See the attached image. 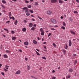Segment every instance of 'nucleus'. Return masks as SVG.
Masks as SVG:
<instances>
[{
    "instance_id": "nucleus-1",
    "label": "nucleus",
    "mask_w": 79,
    "mask_h": 79,
    "mask_svg": "<svg viewBox=\"0 0 79 79\" xmlns=\"http://www.w3.org/2000/svg\"><path fill=\"white\" fill-rule=\"evenodd\" d=\"M50 21L51 23H53V24H56V20L53 19H51L50 20Z\"/></svg>"
},
{
    "instance_id": "nucleus-2",
    "label": "nucleus",
    "mask_w": 79,
    "mask_h": 79,
    "mask_svg": "<svg viewBox=\"0 0 79 79\" xmlns=\"http://www.w3.org/2000/svg\"><path fill=\"white\" fill-rule=\"evenodd\" d=\"M52 13V11L48 10L47 12V14H48V15H51Z\"/></svg>"
},
{
    "instance_id": "nucleus-3",
    "label": "nucleus",
    "mask_w": 79,
    "mask_h": 79,
    "mask_svg": "<svg viewBox=\"0 0 79 79\" xmlns=\"http://www.w3.org/2000/svg\"><path fill=\"white\" fill-rule=\"evenodd\" d=\"M69 46H71V45H72V42H71V40H69Z\"/></svg>"
},
{
    "instance_id": "nucleus-4",
    "label": "nucleus",
    "mask_w": 79,
    "mask_h": 79,
    "mask_svg": "<svg viewBox=\"0 0 79 79\" xmlns=\"http://www.w3.org/2000/svg\"><path fill=\"white\" fill-rule=\"evenodd\" d=\"M51 3H56L57 2V0H51Z\"/></svg>"
},
{
    "instance_id": "nucleus-5",
    "label": "nucleus",
    "mask_w": 79,
    "mask_h": 79,
    "mask_svg": "<svg viewBox=\"0 0 79 79\" xmlns=\"http://www.w3.org/2000/svg\"><path fill=\"white\" fill-rule=\"evenodd\" d=\"M24 45H28L29 44V42H28L27 41L25 42H24Z\"/></svg>"
},
{
    "instance_id": "nucleus-6",
    "label": "nucleus",
    "mask_w": 79,
    "mask_h": 79,
    "mask_svg": "<svg viewBox=\"0 0 79 79\" xmlns=\"http://www.w3.org/2000/svg\"><path fill=\"white\" fill-rule=\"evenodd\" d=\"M20 73H21V71L19 70H18L15 73V74H19Z\"/></svg>"
},
{
    "instance_id": "nucleus-7",
    "label": "nucleus",
    "mask_w": 79,
    "mask_h": 79,
    "mask_svg": "<svg viewBox=\"0 0 79 79\" xmlns=\"http://www.w3.org/2000/svg\"><path fill=\"white\" fill-rule=\"evenodd\" d=\"M69 71L70 73H72L73 71V69L71 68L69 69Z\"/></svg>"
},
{
    "instance_id": "nucleus-8",
    "label": "nucleus",
    "mask_w": 79,
    "mask_h": 79,
    "mask_svg": "<svg viewBox=\"0 0 79 79\" xmlns=\"http://www.w3.org/2000/svg\"><path fill=\"white\" fill-rule=\"evenodd\" d=\"M32 25H33L32 23H30L29 24V27H32Z\"/></svg>"
},
{
    "instance_id": "nucleus-9",
    "label": "nucleus",
    "mask_w": 79,
    "mask_h": 79,
    "mask_svg": "<svg viewBox=\"0 0 79 79\" xmlns=\"http://www.w3.org/2000/svg\"><path fill=\"white\" fill-rule=\"evenodd\" d=\"M62 52H63V53H64V55H66V51L64 50V49H62Z\"/></svg>"
},
{
    "instance_id": "nucleus-10",
    "label": "nucleus",
    "mask_w": 79,
    "mask_h": 79,
    "mask_svg": "<svg viewBox=\"0 0 79 79\" xmlns=\"http://www.w3.org/2000/svg\"><path fill=\"white\" fill-rule=\"evenodd\" d=\"M26 31V28L24 27L23 28L22 31H23V32H25Z\"/></svg>"
},
{
    "instance_id": "nucleus-11",
    "label": "nucleus",
    "mask_w": 79,
    "mask_h": 79,
    "mask_svg": "<svg viewBox=\"0 0 79 79\" xmlns=\"http://www.w3.org/2000/svg\"><path fill=\"white\" fill-rule=\"evenodd\" d=\"M35 29V28L34 27H32L31 28L30 31H34Z\"/></svg>"
},
{
    "instance_id": "nucleus-12",
    "label": "nucleus",
    "mask_w": 79,
    "mask_h": 79,
    "mask_svg": "<svg viewBox=\"0 0 79 79\" xmlns=\"http://www.w3.org/2000/svg\"><path fill=\"white\" fill-rule=\"evenodd\" d=\"M40 32H44V30H43V29H42V28H41L40 29Z\"/></svg>"
},
{
    "instance_id": "nucleus-13",
    "label": "nucleus",
    "mask_w": 79,
    "mask_h": 79,
    "mask_svg": "<svg viewBox=\"0 0 79 79\" xmlns=\"http://www.w3.org/2000/svg\"><path fill=\"white\" fill-rule=\"evenodd\" d=\"M27 67L28 68L27 70H29V69H30V68H31V66H30V65H27Z\"/></svg>"
},
{
    "instance_id": "nucleus-14",
    "label": "nucleus",
    "mask_w": 79,
    "mask_h": 79,
    "mask_svg": "<svg viewBox=\"0 0 79 79\" xmlns=\"http://www.w3.org/2000/svg\"><path fill=\"white\" fill-rule=\"evenodd\" d=\"M71 77L70 75H68L66 76V79H69V78H70Z\"/></svg>"
},
{
    "instance_id": "nucleus-15",
    "label": "nucleus",
    "mask_w": 79,
    "mask_h": 79,
    "mask_svg": "<svg viewBox=\"0 0 79 79\" xmlns=\"http://www.w3.org/2000/svg\"><path fill=\"white\" fill-rule=\"evenodd\" d=\"M2 2L3 3H6V2L5 0H2Z\"/></svg>"
},
{
    "instance_id": "nucleus-16",
    "label": "nucleus",
    "mask_w": 79,
    "mask_h": 79,
    "mask_svg": "<svg viewBox=\"0 0 79 79\" xmlns=\"http://www.w3.org/2000/svg\"><path fill=\"white\" fill-rule=\"evenodd\" d=\"M70 32H71V34H72L75 35V32L74 31H71Z\"/></svg>"
},
{
    "instance_id": "nucleus-17",
    "label": "nucleus",
    "mask_w": 79,
    "mask_h": 79,
    "mask_svg": "<svg viewBox=\"0 0 79 79\" xmlns=\"http://www.w3.org/2000/svg\"><path fill=\"white\" fill-rule=\"evenodd\" d=\"M29 11L31 13H34V11L32 10H29Z\"/></svg>"
},
{
    "instance_id": "nucleus-18",
    "label": "nucleus",
    "mask_w": 79,
    "mask_h": 79,
    "mask_svg": "<svg viewBox=\"0 0 79 79\" xmlns=\"http://www.w3.org/2000/svg\"><path fill=\"white\" fill-rule=\"evenodd\" d=\"M39 5V4L38 3V2H35V6H37Z\"/></svg>"
},
{
    "instance_id": "nucleus-19",
    "label": "nucleus",
    "mask_w": 79,
    "mask_h": 79,
    "mask_svg": "<svg viewBox=\"0 0 79 79\" xmlns=\"http://www.w3.org/2000/svg\"><path fill=\"white\" fill-rule=\"evenodd\" d=\"M15 25H16V24L18 23V20H16L15 22Z\"/></svg>"
},
{
    "instance_id": "nucleus-20",
    "label": "nucleus",
    "mask_w": 79,
    "mask_h": 79,
    "mask_svg": "<svg viewBox=\"0 0 79 79\" xmlns=\"http://www.w3.org/2000/svg\"><path fill=\"white\" fill-rule=\"evenodd\" d=\"M33 43L34 44H37V42L35 40H33Z\"/></svg>"
},
{
    "instance_id": "nucleus-21",
    "label": "nucleus",
    "mask_w": 79,
    "mask_h": 79,
    "mask_svg": "<svg viewBox=\"0 0 79 79\" xmlns=\"http://www.w3.org/2000/svg\"><path fill=\"white\" fill-rule=\"evenodd\" d=\"M3 56H4L5 58H8V56L6 54L4 55Z\"/></svg>"
},
{
    "instance_id": "nucleus-22",
    "label": "nucleus",
    "mask_w": 79,
    "mask_h": 79,
    "mask_svg": "<svg viewBox=\"0 0 79 79\" xmlns=\"http://www.w3.org/2000/svg\"><path fill=\"white\" fill-rule=\"evenodd\" d=\"M59 3H63V1L61 0H59Z\"/></svg>"
},
{
    "instance_id": "nucleus-23",
    "label": "nucleus",
    "mask_w": 79,
    "mask_h": 79,
    "mask_svg": "<svg viewBox=\"0 0 79 79\" xmlns=\"http://www.w3.org/2000/svg\"><path fill=\"white\" fill-rule=\"evenodd\" d=\"M26 15L27 16H28L30 15V14H29V12H27Z\"/></svg>"
},
{
    "instance_id": "nucleus-24",
    "label": "nucleus",
    "mask_w": 79,
    "mask_h": 79,
    "mask_svg": "<svg viewBox=\"0 0 79 79\" xmlns=\"http://www.w3.org/2000/svg\"><path fill=\"white\" fill-rule=\"evenodd\" d=\"M16 39V37H13L12 38V40H15V39Z\"/></svg>"
},
{
    "instance_id": "nucleus-25",
    "label": "nucleus",
    "mask_w": 79,
    "mask_h": 79,
    "mask_svg": "<svg viewBox=\"0 0 79 79\" xmlns=\"http://www.w3.org/2000/svg\"><path fill=\"white\" fill-rule=\"evenodd\" d=\"M53 45L54 47H56V45L55 43H53Z\"/></svg>"
},
{
    "instance_id": "nucleus-26",
    "label": "nucleus",
    "mask_w": 79,
    "mask_h": 79,
    "mask_svg": "<svg viewBox=\"0 0 79 79\" xmlns=\"http://www.w3.org/2000/svg\"><path fill=\"white\" fill-rule=\"evenodd\" d=\"M23 10H28V9L27 7H23Z\"/></svg>"
},
{
    "instance_id": "nucleus-27",
    "label": "nucleus",
    "mask_w": 79,
    "mask_h": 79,
    "mask_svg": "<svg viewBox=\"0 0 79 79\" xmlns=\"http://www.w3.org/2000/svg\"><path fill=\"white\" fill-rule=\"evenodd\" d=\"M36 54L38 55H40V54H39V52H37V51H36Z\"/></svg>"
},
{
    "instance_id": "nucleus-28",
    "label": "nucleus",
    "mask_w": 79,
    "mask_h": 79,
    "mask_svg": "<svg viewBox=\"0 0 79 79\" xmlns=\"http://www.w3.org/2000/svg\"><path fill=\"white\" fill-rule=\"evenodd\" d=\"M6 52L7 53H10V52L8 50H6Z\"/></svg>"
},
{
    "instance_id": "nucleus-29",
    "label": "nucleus",
    "mask_w": 79,
    "mask_h": 79,
    "mask_svg": "<svg viewBox=\"0 0 79 79\" xmlns=\"http://www.w3.org/2000/svg\"><path fill=\"white\" fill-rule=\"evenodd\" d=\"M63 26H66V23L64 22H63Z\"/></svg>"
},
{
    "instance_id": "nucleus-30",
    "label": "nucleus",
    "mask_w": 79,
    "mask_h": 79,
    "mask_svg": "<svg viewBox=\"0 0 79 79\" xmlns=\"http://www.w3.org/2000/svg\"><path fill=\"white\" fill-rule=\"evenodd\" d=\"M44 32H42L41 33V35H44Z\"/></svg>"
},
{
    "instance_id": "nucleus-31",
    "label": "nucleus",
    "mask_w": 79,
    "mask_h": 79,
    "mask_svg": "<svg viewBox=\"0 0 79 79\" xmlns=\"http://www.w3.org/2000/svg\"><path fill=\"white\" fill-rule=\"evenodd\" d=\"M69 19L70 21L71 22L73 21V20H72V18H71V17L69 18Z\"/></svg>"
},
{
    "instance_id": "nucleus-32",
    "label": "nucleus",
    "mask_w": 79,
    "mask_h": 79,
    "mask_svg": "<svg viewBox=\"0 0 79 79\" xmlns=\"http://www.w3.org/2000/svg\"><path fill=\"white\" fill-rule=\"evenodd\" d=\"M68 45H65V49H66V50H67V49H68Z\"/></svg>"
},
{
    "instance_id": "nucleus-33",
    "label": "nucleus",
    "mask_w": 79,
    "mask_h": 79,
    "mask_svg": "<svg viewBox=\"0 0 79 79\" xmlns=\"http://www.w3.org/2000/svg\"><path fill=\"white\" fill-rule=\"evenodd\" d=\"M3 69L4 70V71H5V72H6V71H8V70L5 69V68H4Z\"/></svg>"
},
{
    "instance_id": "nucleus-34",
    "label": "nucleus",
    "mask_w": 79,
    "mask_h": 79,
    "mask_svg": "<svg viewBox=\"0 0 79 79\" xmlns=\"http://www.w3.org/2000/svg\"><path fill=\"white\" fill-rule=\"evenodd\" d=\"M27 7L28 8H31V5H29V6H28Z\"/></svg>"
},
{
    "instance_id": "nucleus-35",
    "label": "nucleus",
    "mask_w": 79,
    "mask_h": 79,
    "mask_svg": "<svg viewBox=\"0 0 79 79\" xmlns=\"http://www.w3.org/2000/svg\"><path fill=\"white\" fill-rule=\"evenodd\" d=\"M9 16H11V12H10L9 13Z\"/></svg>"
},
{
    "instance_id": "nucleus-36",
    "label": "nucleus",
    "mask_w": 79,
    "mask_h": 79,
    "mask_svg": "<svg viewBox=\"0 0 79 79\" xmlns=\"http://www.w3.org/2000/svg\"><path fill=\"white\" fill-rule=\"evenodd\" d=\"M74 14H77V13H78V12L77 11H74Z\"/></svg>"
},
{
    "instance_id": "nucleus-37",
    "label": "nucleus",
    "mask_w": 79,
    "mask_h": 79,
    "mask_svg": "<svg viewBox=\"0 0 79 79\" xmlns=\"http://www.w3.org/2000/svg\"><path fill=\"white\" fill-rule=\"evenodd\" d=\"M52 35V33H49V34L48 35V37H50V35Z\"/></svg>"
},
{
    "instance_id": "nucleus-38",
    "label": "nucleus",
    "mask_w": 79,
    "mask_h": 79,
    "mask_svg": "<svg viewBox=\"0 0 79 79\" xmlns=\"http://www.w3.org/2000/svg\"><path fill=\"white\" fill-rule=\"evenodd\" d=\"M25 12H26V13H29V10H28L27 9H26L25 10Z\"/></svg>"
},
{
    "instance_id": "nucleus-39",
    "label": "nucleus",
    "mask_w": 79,
    "mask_h": 79,
    "mask_svg": "<svg viewBox=\"0 0 79 79\" xmlns=\"http://www.w3.org/2000/svg\"><path fill=\"white\" fill-rule=\"evenodd\" d=\"M25 2L26 3H29V1H27V0L25 1Z\"/></svg>"
},
{
    "instance_id": "nucleus-40",
    "label": "nucleus",
    "mask_w": 79,
    "mask_h": 79,
    "mask_svg": "<svg viewBox=\"0 0 79 79\" xmlns=\"http://www.w3.org/2000/svg\"><path fill=\"white\" fill-rule=\"evenodd\" d=\"M11 32L12 34H15V31H11Z\"/></svg>"
},
{
    "instance_id": "nucleus-41",
    "label": "nucleus",
    "mask_w": 79,
    "mask_h": 79,
    "mask_svg": "<svg viewBox=\"0 0 79 79\" xmlns=\"http://www.w3.org/2000/svg\"><path fill=\"white\" fill-rule=\"evenodd\" d=\"M61 28L64 30L65 29V27H64L62 26L61 27Z\"/></svg>"
},
{
    "instance_id": "nucleus-42",
    "label": "nucleus",
    "mask_w": 79,
    "mask_h": 79,
    "mask_svg": "<svg viewBox=\"0 0 79 79\" xmlns=\"http://www.w3.org/2000/svg\"><path fill=\"white\" fill-rule=\"evenodd\" d=\"M1 74L2 75H3V76H5V74L3 72H2L1 73Z\"/></svg>"
},
{
    "instance_id": "nucleus-43",
    "label": "nucleus",
    "mask_w": 79,
    "mask_h": 79,
    "mask_svg": "<svg viewBox=\"0 0 79 79\" xmlns=\"http://www.w3.org/2000/svg\"><path fill=\"white\" fill-rule=\"evenodd\" d=\"M51 30L52 31H55V29L54 28H51Z\"/></svg>"
},
{
    "instance_id": "nucleus-44",
    "label": "nucleus",
    "mask_w": 79,
    "mask_h": 79,
    "mask_svg": "<svg viewBox=\"0 0 79 79\" xmlns=\"http://www.w3.org/2000/svg\"><path fill=\"white\" fill-rule=\"evenodd\" d=\"M42 58H43V59H44V60H46V58L45 56L42 57Z\"/></svg>"
},
{
    "instance_id": "nucleus-45",
    "label": "nucleus",
    "mask_w": 79,
    "mask_h": 79,
    "mask_svg": "<svg viewBox=\"0 0 79 79\" xmlns=\"http://www.w3.org/2000/svg\"><path fill=\"white\" fill-rule=\"evenodd\" d=\"M76 63H77V61L76 60H75L74 62V65H75V64H76Z\"/></svg>"
},
{
    "instance_id": "nucleus-46",
    "label": "nucleus",
    "mask_w": 79,
    "mask_h": 79,
    "mask_svg": "<svg viewBox=\"0 0 79 79\" xmlns=\"http://www.w3.org/2000/svg\"><path fill=\"white\" fill-rule=\"evenodd\" d=\"M4 30L5 31H8V29H6V28H3Z\"/></svg>"
},
{
    "instance_id": "nucleus-47",
    "label": "nucleus",
    "mask_w": 79,
    "mask_h": 79,
    "mask_svg": "<svg viewBox=\"0 0 79 79\" xmlns=\"http://www.w3.org/2000/svg\"><path fill=\"white\" fill-rule=\"evenodd\" d=\"M38 18H39V19H40L43 20V19H42V18L40 17H39V16H38Z\"/></svg>"
},
{
    "instance_id": "nucleus-48",
    "label": "nucleus",
    "mask_w": 79,
    "mask_h": 79,
    "mask_svg": "<svg viewBox=\"0 0 79 79\" xmlns=\"http://www.w3.org/2000/svg\"><path fill=\"white\" fill-rule=\"evenodd\" d=\"M1 6H2V8H5V6H3V5H1Z\"/></svg>"
},
{
    "instance_id": "nucleus-49",
    "label": "nucleus",
    "mask_w": 79,
    "mask_h": 79,
    "mask_svg": "<svg viewBox=\"0 0 79 79\" xmlns=\"http://www.w3.org/2000/svg\"><path fill=\"white\" fill-rule=\"evenodd\" d=\"M56 77H53L52 78V79H56Z\"/></svg>"
},
{
    "instance_id": "nucleus-50",
    "label": "nucleus",
    "mask_w": 79,
    "mask_h": 79,
    "mask_svg": "<svg viewBox=\"0 0 79 79\" xmlns=\"http://www.w3.org/2000/svg\"><path fill=\"white\" fill-rule=\"evenodd\" d=\"M12 19H13V20H15V18L14 17L12 16Z\"/></svg>"
},
{
    "instance_id": "nucleus-51",
    "label": "nucleus",
    "mask_w": 79,
    "mask_h": 79,
    "mask_svg": "<svg viewBox=\"0 0 79 79\" xmlns=\"http://www.w3.org/2000/svg\"><path fill=\"white\" fill-rule=\"evenodd\" d=\"M42 2L43 3H44V2H45V0H42Z\"/></svg>"
},
{
    "instance_id": "nucleus-52",
    "label": "nucleus",
    "mask_w": 79,
    "mask_h": 79,
    "mask_svg": "<svg viewBox=\"0 0 79 79\" xmlns=\"http://www.w3.org/2000/svg\"><path fill=\"white\" fill-rule=\"evenodd\" d=\"M9 22H10V21H8L7 22H6V23H7V24H9Z\"/></svg>"
},
{
    "instance_id": "nucleus-53",
    "label": "nucleus",
    "mask_w": 79,
    "mask_h": 79,
    "mask_svg": "<svg viewBox=\"0 0 79 79\" xmlns=\"http://www.w3.org/2000/svg\"><path fill=\"white\" fill-rule=\"evenodd\" d=\"M76 1L77 3H79V0H76Z\"/></svg>"
},
{
    "instance_id": "nucleus-54",
    "label": "nucleus",
    "mask_w": 79,
    "mask_h": 79,
    "mask_svg": "<svg viewBox=\"0 0 79 79\" xmlns=\"http://www.w3.org/2000/svg\"><path fill=\"white\" fill-rule=\"evenodd\" d=\"M73 55L74 56H77L76 54H73Z\"/></svg>"
},
{
    "instance_id": "nucleus-55",
    "label": "nucleus",
    "mask_w": 79,
    "mask_h": 79,
    "mask_svg": "<svg viewBox=\"0 0 79 79\" xmlns=\"http://www.w3.org/2000/svg\"><path fill=\"white\" fill-rule=\"evenodd\" d=\"M32 21H35V19H32Z\"/></svg>"
},
{
    "instance_id": "nucleus-56",
    "label": "nucleus",
    "mask_w": 79,
    "mask_h": 79,
    "mask_svg": "<svg viewBox=\"0 0 79 79\" xmlns=\"http://www.w3.org/2000/svg\"><path fill=\"white\" fill-rule=\"evenodd\" d=\"M49 27H53V26H51V25H50L49 26Z\"/></svg>"
},
{
    "instance_id": "nucleus-57",
    "label": "nucleus",
    "mask_w": 79,
    "mask_h": 79,
    "mask_svg": "<svg viewBox=\"0 0 79 79\" xmlns=\"http://www.w3.org/2000/svg\"><path fill=\"white\" fill-rule=\"evenodd\" d=\"M3 45H1V46H0V49H1V50H2V46Z\"/></svg>"
},
{
    "instance_id": "nucleus-58",
    "label": "nucleus",
    "mask_w": 79,
    "mask_h": 79,
    "mask_svg": "<svg viewBox=\"0 0 79 79\" xmlns=\"http://www.w3.org/2000/svg\"><path fill=\"white\" fill-rule=\"evenodd\" d=\"M5 66V67H7V68H9V66L6 65Z\"/></svg>"
},
{
    "instance_id": "nucleus-59",
    "label": "nucleus",
    "mask_w": 79,
    "mask_h": 79,
    "mask_svg": "<svg viewBox=\"0 0 79 79\" xmlns=\"http://www.w3.org/2000/svg\"><path fill=\"white\" fill-rule=\"evenodd\" d=\"M44 48H45V49H46V48H47V47H46L45 46H44Z\"/></svg>"
},
{
    "instance_id": "nucleus-60",
    "label": "nucleus",
    "mask_w": 79,
    "mask_h": 79,
    "mask_svg": "<svg viewBox=\"0 0 79 79\" xmlns=\"http://www.w3.org/2000/svg\"><path fill=\"white\" fill-rule=\"evenodd\" d=\"M24 23H27V21L26 20H24Z\"/></svg>"
},
{
    "instance_id": "nucleus-61",
    "label": "nucleus",
    "mask_w": 79,
    "mask_h": 79,
    "mask_svg": "<svg viewBox=\"0 0 79 79\" xmlns=\"http://www.w3.org/2000/svg\"><path fill=\"white\" fill-rule=\"evenodd\" d=\"M19 52H22V51L21 50V49H19Z\"/></svg>"
},
{
    "instance_id": "nucleus-62",
    "label": "nucleus",
    "mask_w": 79,
    "mask_h": 79,
    "mask_svg": "<svg viewBox=\"0 0 79 79\" xmlns=\"http://www.w3.org/2000/svg\"><path fill=\"white\" fill-rule=\"evenodd\" d=\"M34 27H36V25L35 24L34 25Z\"/></svg>"
},
{
    "instance_id": "nucleus-63",
    "label": "nucleus",
    "mask_w": 79,
    "mask_h": 79,
    "mask_svg": "<svg viewBox=\"0 0 79 79\" xmlns=\"http://www.w3.org/2000/svg\"><path fill=\"white\" fill-rule=\"evenodd\" d=\"M36 73V71H33V73Z\"/></svg>"
},
{
    "instance_id": "nucleus-64",
    "label": "nucleus",
    "mask_w": 79,
    "mask_h": 79,
    "mask_svg": "<svg viewBox=\"0 0 79 79\" xmlns=\"http://www.w3.org/2000/svg\"><path fill=\"white\" fill-rule=\"evenodd\" d=\"M25 60H26V61H27V58H25Z\"/></svg>"
}]
</instances>
